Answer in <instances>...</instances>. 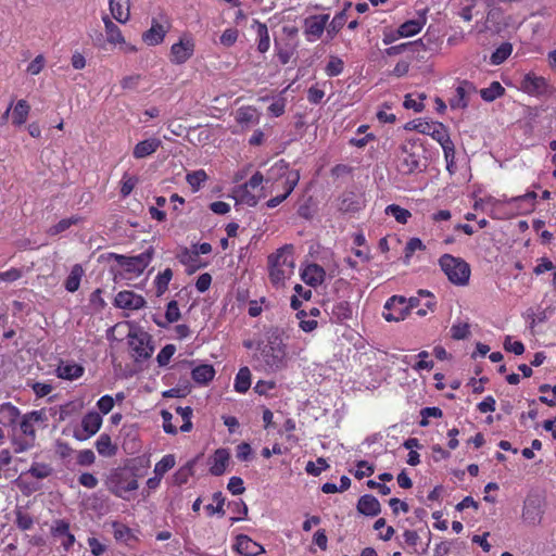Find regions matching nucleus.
I'll return each instance as SVG.
<instances>
[{
  "label": "nucleus",
  "instance_id": "nucleus-1",
  "mask_svg": "<svg viewBox=\"0 0 556 556\" xmlns=\"http://www.w3.org/2000/svg\"><path fill=\"white\" fill-rule=\"evenodd\" d=\"M295 261L292 247L286 245L268 256V274L270 282L277 287H283L293 275Z\"/></svg>",
  "mask_w": 556,
  "mask_h": 556
},
{
  "label": "nucleus",
  "instance_id": "nucleus-2",
  "mask_svg": "<svg viewBox=\"0 0 556 556\" xmlns=\"http://www.w3.org/2000/svg\"><path fill=\"white\" fill-rule=\"evenodd\" d=\"M108 489L123 500H130V495L138 489L136 477L123 468L114 469L106 480Z\"/></svg>",
  "mask_w": 556,
  "mask_h": 556
},
{
  "label": "nucleus",
  "instance_id": "nucleus-3",
  "mask_svg": "<svg viewBox=\"0 0 556 556\" xmlns=\"http://www.w3.org/2000/svg\"><path fill=\"white\" fill-rule=\"evenodd\" d=\"M154 255V249L150 247L144 252L136 256L116 255L115 260L123 270V274L131 279L140 276L149 266Z\"/></svg>",
  "mask_w": 556,
  "mask_h": 556
},
{
  "label": "nucleus",
  "instance_id": "nucleus-4",
  "mask_svg": "<svg viewBox=\"0 0 556 556\" xmlns=\"http://www.w3.org/2000/svg\"><path fill=\"white\" fill-rule=\"evenodd\" d=\"M440 266L451 282L458 286H464L468 282L470 267L462 258L444 254L440 258Z\"/></svg>",
  "mask_w": 556,
  "mask_h": 556
},
{
  "label": "nucleus",
  "instance_id": "nucleus-5",
  "mask_svg": "<svg viewBox=\"0 0 556 556\" xmlns=\"http://www.w3.org/2000/svg\"><path fill=\"white\" fill-rule=\"evenodd\" d=\"M195 39L191 34H182L178 41L173 43L169 51V61L174 65L188 62L194 54Z\"/></svg>",
  "mask_w": 556,
  "mask_h": 556
},
{
  "label": "nucleus",
  "instance_id": "nucleus-6",
  "mask_svg": "<svg viewBox=\"0 0 556 556\" xmlns=\"http://www.w3.org/2000/svg\"><path fill=\"white\" fill-rule=\"evenodd\" d=\"M102 21L108 43L117 47L123 53H136L138 51L135 45L126 41L121 28L109 16H104Z\"/></svg>",
  "mask_w": 556,
  "mask_h": 556
},
{
  "label": "nucleus",
  "instance_id": "nucleus-7",
  "mask_svg": "<svg viewBox=\"0 0 556 556\" xmlns=\"http://www.w3.org/2000/svg\"><path fill=\"white\" fill-rule=\"evenodd\" d=\"M291 174H299L298 170L291 169L285 161L276 162L269 169L266 176V184H270V192L278 191L288 186L289 176Z\"/></svg>",
  "mask_w": 556,
  "mask_h": 556
},
{
  "label": "nucleus",
  "instance_id": "nucleus-8",
  "mask_svg": "<svg viewBox=\"0 0 556 556\" xmlns=\"http://www.w3.org/2000/svg\"><path fill=\"white\" fill-rule=\"evenodd\" d=\"M102 417L97 412H88L84 415L80 422V429L74 431V438L78 441H86L93 437L102 426Z\"/></svg>",
  "mask_w": 556,
  "mask_h": 556
},
{
  "label": "nucleus",
  "instance_id": "nucleus-9",
  "mask_svg": "<svg viewBox=\"0 0 556 556\" xmlns=\"http://www.w3.org/2000/svg\"><path fill=\"white\" fill-rule=\"evenodd\" d=\"M408 314L409 307L406 306V298L393 295L386 302L382 316L387 321H400L404 320Z\"/></svg>",
  "mask_w": 556,
  "mask_h": 556
},
{
  "label": "nucleus",
  "instance_id": "nucleus-10",
  "mask_svg": "<svg viewBox=\"0 0 556 556\" xmlns=\"http://www.w3.org/2000/svg\"><path fill=\"white\" fill-rule=\"evenodd\" d=\"M329 21L328 14L313 15L305 18L304 34L311 42L318 40L326 30Z\"/></svg>",
  "mask_w": 556,
  "mask_h": 556
},
{
  "label": "nucleus",
  "instance_id": "nucleus-11",
  "mask_svg": "<svg viewBox=\"0 0 556 556\" xmlns=\"http://www.w3.org/2000/svg\"><path fill=\"white\" fill-rule=\"evenodd\" d=\"M476 86L468 81L462 80L456 87L455 94L450 99V106L454 110H464L468 106L470 97L476 93Z\"/></svg>",
  "mask_w": 556,
  "mask_h": 556
},
{
  "label": "nucleus",
  "instance_id": "nucleus-12",
  "mask_svg": "<svg viewBox=\"0 0 556 556\" xmlns=\"http://www.w3.org/2000/svg\"><path fill=\"white\" fill-rule=\"evenodd\" d=\"M521 89L533 96H543L549 92L547 80L542 76H536L533 73H528L521 80Z\"/></svg>",
  "mask_w": 556,
  "mask_h": 556
},
{
  "label": "nucleus",
  "instance_id": "nucleus-13",
  "mask_svg": "<svg viewBox=\"0 0 556 556\" xmlns=\"http://www.w3.org/2000/svg\"><path fill=\"white\" fill-rule=\"evenodd\" d=\"M413 146L403 144L399 153V169L403 174H410L419 168V156L413 151Z\"/></svg>",
  "mask_w": 556,
  "mask_h": 556
},
{
  "label": "nucleus",
  "instance_id": "nucleus-14",
  "mask_svg": "<svg viewBox=\"0 0 556 556\" xmlns=\"http://www.w3.org/2000/svg\"><path fill=\"white\" fill-rule=\"evenodd\" d=\"M413 128L420 134L431 136L439 143L446 141V138L450 137L446 127L438 122H418L414 124Z\"/></svg>",
  "mask_w": 556,
  "mask_h": 556
},
{
  "label": "nucleus",
  "instance_id": "nucleus-15",
  "mask_svg": "<svg viewBox=\"0 0 556 556\" xmlns=\"http://www.w3.org/2000/svg\"><path fill=\"white\" fill-rule=\"evenodd\" d=\"M146 300L134 291H121L115 296V305L123 309H140L144 306Z\"/></svg>",
  "mask_w": 556,
  "mask_h": 556
},
{
  "label": "nucleus",
  "instance_id": "nucleus-16",
  "mask_svg": "<svg viewBox=\"0 0 556 556\" xmlns=\"http://www.w3.org/2000/svg\"><path fill=\"white\" fill-rule=\"evenodd\" d=\"M85 372L84 366L74 361H60L55 368V375L63 380L73 381L80 378Z\"/></svg>",
  "mask_w": 556,
  "mask_h": 556
},
{
  "label": "nucleus",
  "instance_id": "nucleus-17",
  "mask_svg": "<svg viewBox=\"0 0 556 556\" xmlns=\"http://www.w3.org/2000/svg\"><path fill=\"white\" fill-rule=\"evenodd\" d=\"M543 509L538 498H528L522 509V519L527 525L536 526L541 522Z\"/></svg>",
  "mask_w": 556,
  "mask_h": 556
},
{
  "label": "nucleus",
  "instance_id": "nucleus-18",
  "mask_svg": "<svg viewBox=\"0 0 556 556\" xmlns=\"http://www.w3.org/2000/svg\"><path fill=\"white\" fill-rule=\"evenodd\" d=\"M51 533L53 536L61 539V544L66 551L75 543V536L70 532V525L65 520H55L51 526Z\"/></svg>",
  "mask_w": 556,
  "mask_h": 556
},
{
  "label": "nucleus",
  "instance_id": "nucleus-19",
  "mask_svg": "<svg viewBox=\"0 0 556 556\" xmlns=\"http://www.w3.org/2000/svg\"><path fill=\"white\" fill-rule=\"evenodd\" d=\"M168 31V26L160 24L155 20L152 21L151 27L142 34V40L148 46H157L164 41Z\"/></svg>",
  "mask_w": 556,
  "mask_h": 556
},
{
  "label": "nucleus",
  "instance_id": "nucleus-20",
  "mask_svg": "<svg viewBox=\"0 0 556 556\" xmlns=\"http://www.w3.org/2000/svg\"><path fill=\"white\" fill-rule=\"evenodd\" d=\"M230 454L225 448H218L210 458V472L214 476H222L229 464Z\"/></svg>",
  "mask_w": 556,
  "mask_h": 556
},
{
  "label": "nucleus",
  "instance_id": "nucleus-21",
  "mask_svg": "<svg viewBox=\"0 0 556 556\" xmlns=\"http://www.w3.org/2000/svg\"><path fill=\"white\" fill-rule=\"evenodd\" d=\"M109 9L116 22L126 24L130 20V0H109Z\"/></svg>",
  "mask_w": 556,
  "mask_h": 556
},
{
  "label": "nucleus",
  "instance_id": "nucleus-22",
  "mask_svg": "<svg viewBox=\"0 0 556 556\" xmlns=\"http://www.w3.org/2000/svg\"><path fill=\"white\" fill-rule=\"evenodd\" d=\"M162 141L159 138H148L142 141H139L132 151V155L135 159H144L147 156L152 155L157 149L161 147Z\"/></svg>",
  "mask_w": 556,
  "mask_h": 556
},
{
  "label": "nucleus",
  "instance_id": "nucleus-23",
  "mask_svg": "<svg viewBox=\"0 0 556 556\" xmlns=\"http://www.w3.org/2000/svg\"><path fill=\"white\" fill-rule=\"evenodd\" d=\"M236 548L244 556H257L264 552L263 546L250 539L248 535L237 536Z\"/></svg>",
  "mask_w": 556,
  "mask_h": 556
},
{
  "label": "nucleus",
  "instance_id": "nucleus-24",
  "mask_svg": "<svg viewBox=\"0 0 556 556\" xmlns=\"http://www.w3.org/2000/svg\"><path fill=\"white\" fill-rule=\"evenodd\" d=\"M263 187L261 188L260 193H254V190L248 187L240 186L233 190L232 198L239 203L247 204L249 206H254L263 197V194L261 193Z\"/></svg>",
  "mask_w": 556,
  "mask_h": 556
},
{
  "label": "nucleus",
  "instance_id": "nucleus-25",
  "mask_svg": "<svg viewBox=\"0 0 556 556\" xmlns=\"http://www.w3.org/2000/svg\"><path fill=\"white\" fill-rule=\"evenodd\" d=\"M325 271L317 264L307 265L301 273L302 280L312 287L320 285L324 280Z\"/></svg>",
  "mask_w": 556,
  "mask_h": 556
},
{
  "label": "nucleus",
  "instance_id": "nucleus-26",
  "mask_svg": "<svg viewBox=\"0 0 556 556\" xmlns=\"http://www.w3.org/2000/svg\"><path fill=\"white\" fill-rule=\"evenodd\" d=\"M215 374L213 365L201 364L192 369L191 377L198 384L206 386L214 379Z\"/></svg>",
  "mask_w": 556,
  "mask_h": 556
},
{
  "label": "nucleus",
  "instance_id": "nucleus-27",
  "mask_svg": "<svg viewBox=\"0 0 556 556\" xmlns=\"http://www.w3.org/2000/svg\"><path fill=\"white\" fill-rule=\"evenodd\" d=\"M251 28L255 29L257 35V50L261 53H266L270 47V38L268 28L264 23L253 20Z\"/></svg>",
  "mask_w": 556,
  "mask_h": 556
},
{
  "label": "nucleus",
  "instance_id": "nucleus-28",
  "mask_svg": "<svg viewBox=\"0 0 556 556\" xmlns=\"http://www.w3.org/2000/svg\"><path fill=\"white\" fill-rule=\"evenodd\" d=\"M357 510L366 516H376L380 513V503L372 495H363L357 503Z\"/></svg>",
  "mask_w": 556,
  "mask_h": 556
},
{
  "label": "nucleus",
  "instance_id": "nucleus-29",
  "mask_svg": "<svg viewBox=\"0 0 556 556\" xmlns=\"http://www.w3.org/2000/svg\"><path fill=\"white\" fill-rule=\"evenodd\" d=\"M299 179H300L299 174H291V176H289L288 186L283 187V189H281L282 193L277 194L276 197L269 199L266 202V206L269 208H274V207L278 206L281 202H283L290 195V193L293 191V189L295 188V186L299 182Z\"/></svg>",
  "mask_w": 556,
  "mask_h": 556
},
{
  "label": "nucleus",
  "instance_id": "nucleus-30",
  "mask_svg": "<svg viewBox=\"0 0 556 556\" xmlns=\"http://www.w3.org/2000/svg\"><path fill=\"white\" fill-rule=\"evenodd\" d=\"M97 452L103 457H112L116 454L117 447L113 444L109 434L102 433L96 441Z\"/></svg>",
  "mask_w": 556,
  "mask_h": 556
},
{
  "label": "nucleus",
  "instance_id": "nucleus-31",
  "mask_svg": "<svg viewBox=\"0 0 556 556\" xmlns=\"http://www.w3.org/2000/svg\"><path fill=\"white\" fill-rule=\"evenodd\" d=\"M251 387V371L248 367H241L236 375L233 389L238 393H245Z\"/></svg>",
  "mask_w": 556,
  "mask_h": 556
},
{
  "label": "nucleus",
  "instance_id": "nucleus-32",
  "mask_svg": "<svg viewBox=\"0 0 556 556\" xmlns=\"http://www.w3.org/2000/svg\"><path fill=\"white\" fill-rule=\"evenodd\" d=\"M236 121L242 126H250L258 123V115L254 108L243 106L237 111Z\"/></svg>",
  "mask_w": 556,
  "mask_h": 556
},
{
  "label": "nucleus",
  "instance_id": "nucleus-33",
  "mask_svg": "<svg viewBox=\"0 0 556 556\" xmlns=\"http://www.w3.org/2000/svg\"><path fill=\"white\" fill-rule=\"evenodd\" d=\"M18 416L20 410L11 403L0 404V424L3 426L13 425L18 419Z\"/></svg>",
  "mask_w": 556,
  "mask_h": 556
},
{
  "label": "nucleus",
  "instance_id": "nucleus-34",
  "mask_svg": "<svg viewBox=\"0 0 556 556\" xmlns=\"http://www.w3.org/2000/svg\"><path fill=\"white\" fill-rule=\"evenodd\" d=\"M426 23L425 18L409 20L403 23L399 28V36L402 38L412 37L418 34Z\"/></svg>",
  "mask_w": 556,
  "mask_h": 556
},
{
  "label": "nucleus",
  "instance_id": "nucleus-35",
  "mask_svg": "<svg viewBox=\"0 0 556 556\" xmlns=\"http://www.w3.org/2000/svg\"><path fill=\"white\" fill-rule=\"evenodd\" d=\"M30 106L26 100H18L12 110V122L14 125H23L29 115Z\"/></svg>",
  "mask_w": 556,
  "mask_h": 556
},
{
  "label": "nucleus",
  "instance_id": "nucleus-36",
  "mask_svg": "<svg viewBox=\"0 0 556 556\" xmlns=\"http://www.w3.org/2000/svg\"><path fill=\"white\" fill-rule=\"evenodd\" d=\"M84 275V269L79 264L72 267L71 273L65 281V289L68 292H75L80 286V280Z\"/></svg>",
  "mask_w": 556,
  "mask_h": 556
},
{
  "label": "nucleus",
  "instance_id": "nucleus-37",
  "mask_svg": "<svg viewBox=\"0 0 556 556\" xmlns=\"http://www.w3.org/2000/svg\"><path fill=\"white\" fill-rule=\"evenodd\" d=\"M11 443L15 453L26 452L35 445V441L31 438L28 439L16 430L12 434Z\"/></svg>",
  "mask_w": 556,
  "mask_h": 556
},
{
  "label": "nucleus",
  "instance_id": "nucleus-38",
  "mask_svg": "<svg viewBox=\"0 0 556 556\" xmlns=\"http://www.w3.org/2000/svg\"><path fill=\"white\" fill-rule=\"evenodd\" d=\"M207 178V174L204 169H198L186 175V181L193 192L199 191Z\"/></svg>",
  "mask_w": 556,
  "mask_h": 556
},
{
  "label": "nucleus",
  "instance_id": "nucleus-39",
  "mask_svg": "<svg viewBox=\"0 0 556 556\" xmlns=\"http://www.w3.org/2000/svg\"><path fill=\"white\" fill-rule=\"evenodd\" d=\"M195 460H189L187 464L181 466L173 476V482L177 485H181L188 482L189 478L193 475V467Z\"/></svg>",
  "mask_w": 556,
  "mask_h": 556
},
{
  "label": "nucleus",
  "instance_id": "nucleus-40",
  "mask_svg": "<svg viewBox=\"0 0 556 556\" xmlns=\"http://www.w3.org/2000/svg\"><path fill=\"white\" fill-rule=\"evenodd\" d=\"M422 298L426 299L424 306H427L430 311H432L435 302L433 301L431 293L425 290H420L418 292V296H413L408 300L406 299V306L409 307V311L418 307L421 304Z\"/></svg>",
  "mask_w": 556,
  "mask_h": 556
},
{
  "label": "nucleus",
  "instance_id": "nucleus-41",
  "mask_svg": "<svg viewBox=\"0 0 556 556\" xmlns=\"http://www.w3.org/2000/svg\"><path fill=\"white\" fill-rule=\"evenodd\" d=\"M265 362L269 367H278L283 361L285 352L280 348H266L263 351Z\"/></svg>",
  "mask_w": 556,
  "mask_h": 556
},
{
  "label": "nucleus",
  "instance_id": "nucleus-42",
  "mask_svg": "<svg viewBox=\"0 0 556 556\" xmlns=\"http://www.w3.org/2000/svg\"><path fill=\"white\" fill-rule=\"evenodd\" d=\"M172 278H173V271L169 268H166L165 270H163L155 277L154 285L156 288L157 296H161L166 292Z\"/></svg>",
  "mask_w": 556,
  "mask_h": 556
},
{
  "label": "nucleus",
  "instance_id": "nucleus-43",
  "mask_svg": "<svg viewBox=\"0 0 556 556\" xmlns=\"http://www.w3.org/2000/svg\"><path fill=\"white\" fill-rule=\"evenodd\" d=\"M511 52V43L504 42L498 48H496V50L491 54L490 61L493 65H500L507 60Z\"/></svg>",
  "mask_w": 556,
  "mask_h": 556
},
{
  "label": "nucleus",
  "instance_id": "nucleus-44",
  "mask_svg": "<svg viewBox=\"0 0 556 556\" xmlns=\"http://www.w3.org/2000/svg\"><path fill=\"white\" fill-rule=\"evenodd\" d=\"M176 464L175 455L173 454H166L162 457L160 462H157L154 466V475L160 476L163 478V476L170 470Z\"/></svg>",
  "mask_w": 556,
  "mask_h": 556
},
{
  "label": "nucleus",
  "instance_id": "nucleus-45",
  "mask_svg": "<svg viewBox=\"0 0 556 556\" xmlns=\"http://www.w3.org/2000/svg\"><path fill=\"white\" fill-rule=\"evenodd\" d=\"M386 214L393 216L396 222L406 224L412 216L410 212L396 204H391L386 207Z\"/></svg>",
  "mask_w": 556,
  "mask_h": 556
},
{
  "label": "nucleus",
  "instance_id": "nucleus-46",
  "mask_svg": "<svg viewBox=\"0 0 556 556\" xmlns=\"http://www.w3.org/2000/svg\"><path fill=\"white\" fill-rule=\"evenodd\" d=\"M505 89L498 81H493L490 87L481 89L480 94L485 101H493L504 93Z\"/></svg>",
  "mask_w": 556,
  "mask_h": 556
},
{
  "label": "nucleus",
  "instance_id": "nucleus-47",
  "mask_svg": "<svg viewBox=\"0 0 556 556\" xmlns=\"http://www.w3.org/2000/svg\"><path fill=\"white\" fill-rule=\"evenodd\" d=\"M359 378H361V382H359L361 386L365 387L366 389H374L379 383V378L376 375V372H374L371 366L364 369L361 372Z\"/></svg>",
  "mask_w": 556,
  "mask_h": 556
},
{
  "label": "nucleus",
  "instance_id": "nucleus-48",
  "mask_svg": "<svg viewBox=\"0 0 556 556\" xmlns=\"http://www.w3.org/2000/svg\"><path fill=\"white\" fill-rule=\"evenodd\" d=\"M440 146L442 147L443 152H444V157H445V161H446V168L452 173L453 172L452 167L455 164V162H454V159H455L454 143L451 140V138L447 137L446 141L440 142Z\"/></svg>",
  "mask_w": 556,
  "mask_h": 556
},
{
  "label": "nucleus",
  "instance_id": "nucleus-49",
  "mask_svg": "<svg viewBox=\"0 0 556 556\" xmlns=\"http://www.w3.org/2000/svg\"><path fill=\"white\" fill-rule=\"evenodd\" d=\"M78 222H79V218L76 217V216H72V217H68V218H63L59 223H56L55 225L51 226L48 229V233L50 236H56V235L65 231L66 229H68L71 226L77 224Z\"/></svg>",
  "mask_w": 556,
  "mask_h": 556
},
{
  "label": "nucleus",
  "instance_id": "nucleus-50",
  "mask_svg": "<svg viewBox=\"0 0 556 556\" xmlns=\"http://www.w3.org/2000/svg\"><path fill=\"white\" fill-rule=\"evenodd\" d=\"M239 38V30L235 27L226 28L220 37H219V43L225 48L232 47Z\"/></svg>",
  "mask_w": 556,
  "mask_h": 556
},
{
  "label": "nucleus",
  "instance_id": "nucleus-51",
  "mask_svg": "<svg viewBox=\"0 0 556 556\" xmlns=\"http://www.w3.org/2000/svg\"><path fill=\"white\" fill-rule=\"evenodd\" d=\"M28 473L37 479H45L52 473V468L47 464L35 463L29 468Z\"/></svg>",
  "mask_w": 556,
  "mask_h": 556
},
{
  "label": "nucleus",
  "instance_id": "nucleus-52",
  "mask_svg": "<svg viewBox=\"0 0 556 556\" xmlns=\"http://www.w3.org/2000/svg\"><path fill=\"white\" fill-rule=\"evenodd\" d=\"M177 414H179L184 420V424L180 427V430L184 432H188L192 428L191 416L192 409L189 406L186 407H177Z\"/></svg>",
  "mask_w": 556,
  "mask_h": 556
},
{
  "label": "nucleus",
  "instance_id": "nucleus-53",
  "mask_svg": "<svg viewBox=\"0 0 556 556\" xmlns=\"http://www.w3.org/2000/svg\"><path fill=\"white\" fill-rule=\"evenodd\" d=\"M286 102V98L282 96L275 98L271 104L268 106L269 114L275 117L281 116L285 113Z\"/></svg>",
  "mask_w": 556,
  "mask_h": 556
},
{
  "label": "nucleus",
  "instance_id": "nucleus-54",
  "mask_svg": "<svg viewBox=\"0 0 556 556\" xmlns=\"http://www.w3.org/2000/svg\"><path fill=\"white\" fill-rule=\"evenodd\" d=\"M328 467L326 460L324 458H318L316 462H308L306 464L305 470L308 475L319 476L326 468Z\"/></svg>",
  "mask_w": 556,
  "mask_h": 556
},
{
  "label": "nucleus",
  "instance_id": "nucleus-55",
  "mask_svg": "<svg viewBox=\"0 0 556 556\" xmlns=\"http://www.w3.org/2000/svg\"><path fill=\"white\" fill-rule=\"evenodd\" d=\"M179 260L182 264L187 265L191 270L200 267L198 264L197 253L193 251L185 250L180 255Z\"/></svg>",
  "mask_w": 556,
  "mask_h": 556
},
{
  "label": "nucleus",
  "instance_id": "nucleus-56",
  "mask_svg": "<svg viewBox=\"0 0 556 556\" xmlns=\"http://www.w3.org/2000/svg\"><path fill=\"white\" fill-rule=\"evenodd\" d=\"M138 182V178L125 174L122 179L121 193L123 197H127L131 193Z\"/></svg>",
  "mask_w": 556,
  "mask_h": 556
},
{
  "label": "nucleus",
  "instance_id": "nucleus-57",
  "mask_svg": "<svg viewBox=\"0 0 556 556\" xmlns=\"http://www.w3.org/2000/svg\"><path fill=\"white\" fill-rule=\"evenodd\" d=\"M115 405V400L111 395H103L101 396L97 402V408L100 410L101 414L106 415L109 414Z\"/></svg>",
  "mask_w": 556,
  "mask_h": 556
},
{
  "label": "nucleus",
  "instance_id": "nucleus-58",
  "mask_svg": "<svg viewBox=\"0 0 556 556\" xmlns=\"http://www.w3.org/2000/svg\"><path fill=\"white\" fill-rule=\"evenodd\" d=\"M46 65V59L42 54L37 55L27 66L26 72L29 75H38Z\"/></svg>",
  "mask_w": 556,
  "mask_h": 556
},
{
  "label": "nucleus",
  "instance_id": "nucleus-59",
  "mask_svg": "<svg viewBox=\"0 0 556 556\" xmlns=\"http://www.w3.org/2000/svg\"><path fill=\"white\" fill-rule=\"evenodd\" d=\"M28 439L31 438L33 441H36V430L35 425L30 422L28 419L23 417L20 428L16 430Z\"/></svg>",
  "mask_w": 556,
  "mask_h": 556
},
{
  "label": "nucleus",
  "instance_id": "nucleus-60",
  "mask_svg": "<svg viewBox=\"0 0 556 556\" xmlns=\"http://www.w3.org/2000/svg\"><path fill=\"white\" fill-rule=\"evenodd\" d=\"M343 67H344L343 61L341 59L332 56V58H330V60L326 66V73L329 76H336L343 71Z\"/></svg>",
  "mask_w": 556,
  "mask_h": 556
},
{
  "label": "nucleus",
  "instance_id": "nucleus-61",
  "mask_svg": "<svg viewBox=\"0 0 556 556\" xmlns=\"http://www.w3.org/2000/svg\"><path fill=\"white\" fill-rule=\"evenodd\" d=\"M176 352V348L173 344H168L164 346L160 353L157 354V363L160 366H165L168 364L169 359L173 357V355Z\"/></svg>",
  "mask_w": 556,
  "mask_h": 556
},
{
  "label": "nucleus",
  "instance_id": "nucleus-62",
  "mask_svg": "<svg viewBox=\"0 0 556 556\" xmlns=\"http://www.w3.org/2000/svg\"><path fill=\"white\" fill-rule=\"evenodd\" d=\"M165 318L168 323H176L180 318V311L176 301H170L167 304Z\"/></svg>",
  "mask_w": 556,
  "mask_h": 556
},
{
  "label": "nucleus",
  "instance_id": "nucleus-63",
  "mask_svg": "<svg viewBox=\"0 0 556 556\" xmlns=\"http://www.w3.org/2000/svg\"><path fill=\"white\" fill-rule=\"evenodd\" d=\"M469 333H470V330H469L468 324L460 323V324L453 325L451 328L452 338H454L456 340L465 339L469 336Z\"/></svg>",
  "mask_w": 556,
  "mask_h": 556
},
{
  "label": "nucleus",
  "instance_id": "nucleus-64",
  "mask_svg": "<svg viewBox=\"0 0 556 556\" xmlns=\"http://www.w3.org/2000/svg\"><path fill=\"white\" fill-rule=\"evenodd\" d=\"M228 491L233 495H240L244 492L243 480L240 477H231L227 485Z\"/></svg>",
  "mask_w": 556,
  "mask_h": 556
}]
</instances>
